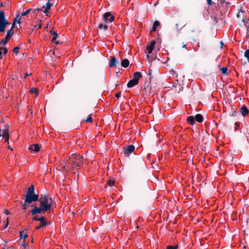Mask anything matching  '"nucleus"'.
I'll list each match as a JSON object with an SVG mask.
<instances>
[{
  "label": "nucleus",
  "instance_id": "nucleus-1",
  "mask_svg": "<svg viewBox=\"0 0 249 249\" xmlns=\"http://www.w3.org/2000/svg\"><path fill=\"white\" fill-rule=\"evenodd\" d=\"M69 162L72 163L73 168L80 167L83 162V158L79 155L72 154L70 157Z\"/></svg>",
  "mask_w": 249,
  "mask_h": 249
},
{
  "label": "nucleus",
  "instance_id": "nucleus-2",
  "mask_svg": "<svg viewBox=\"0 0 249 249\" xmlns=\"http://www.w3.org/2000/svg\"><path fill=\"white\" fill-rule=\"evenodd\" d=\"M40 203V206L44 212L49 210L51 208L52 199L51 198H48L46 196L42 198L39 199Z\"/></svg>",
  "mask_w": 249,
  "mask_h": 249
},
{
  "label": "nucleus",
  "instance_id": "nucleus-3",
  "mask_svg": "<svg viewBox=\"0 0 249 249\" xmlns=\"http://www.w3.org/2000/svg\"><path fill=\"white\" fill-rule=\"evenodd\" d=\"M8 22L5 19L4 13L3 11H0V33L5 31V28Z\"/></svg>",
  "mask_w": 249,
  "mask_h": 249
},
{
  "label": "nucleus",
  "instance_id": "nucleus-4",
  "mask_svg": "<svg viewBox=\"0 0 249 249\" xmlns=\"http://www.w3.org/2000/svg\"><path fill=\"white\" fill-rule=\"evenodd\" d=\"M33 220L40 221V224L36 227V230H38L42 227H46L47 226L50 224V222L46 221V219L44 216L38 217L36 215L33 217Z\"/></svg>",
  "mask_w": 249,
  "mask_h": 249
},
{
  "label": "nucleus",
  "instance_id": "nucleus-5",
  "mask_svg": "<svg viewBox=\"0 0 249 249\" xmlns=\"http://www.w3.org/2000/svg\"><path fill=\"white\" fill-rule=\"evenodd\" d=\"M39 200V196L38 194L25 195V203L31 204L33 202Z\"/></svg>",
  "mask_w": 249,
  "mask_h": 249
},
{
  "label": "nucleus",
  "instance_id": "nucleus-6",
  "mask_svg": "<svg viewBox=\"0 0 249 249\" xmlns=\"http://www.w3.org/2000/svg\"><path fill=\"white\" fill-rule=\"evenodd\" d=\"M134 150L135 146L133 145H129L123 147V153L125 157H128Z\"/></svg>",
  "mask_w": 249,
  "mask_h": 249
},
{
  "label": "nucleus",
  "instance_id": "nucleus-7",
  "mask_svg": "<svg viewBox=\"0 0 249 249\" xmlns=\"http://www.w3.org/2000/svg\"><path fill=\"white\" fill-rule=\"evenodd\" d=\"M14 35V32L12 31V29L9 30L7 32V34L6 36L3 38L1 41H0V45L3 44L5 45L7 44V42L9 39V38L11 37Z\"/></svg>",
  "mask_w": 249,
  "mask_h": 249
},
{
  "label": "nucleus",
  "instance_id": "nucleus-8",
  "mask_svg": "<svg viewBox=\"0 0 249 249\" xmlns=\"http://www.w3.org/2000/svg\"><path fill=\"white\" fill-rule=\"evenodd\" d=\"M104 19L106 22H112L114 20V17L110 12H106L104 14Z\"/></svg>",
  "mask_w": 249,
  "mask_h": 249
},
{
  "label": "nucleus",
  "instance_id": "nucleus-9",
  "mask_svg": "<svg viewBox=\"0 0 249 249\" xmlns=\"http://www.w3.org/2000/svg\"><path fill=\"white\" fill-rule=\"evenodd\" d=\"M237 18L242 22H245L246 12L243 10L240 9L237 14Z\"/></svg>",
  "mask_w": 249,
  "mask_h": 249
},
{
  "label": "nucleus",
  "instance_id": "nucleus-10",
  "mask_svg": "<svg viewBox=\"0 0 249 249\" xmlns=\"http://www.w3.org/2000/svg\"><path fill=\"white\" fill-rule=\"evenodd\" d=\"M118 64H119V62L117 60L115 56H113L111 58V60L109 63V65L110 67H116Z\"/></svg>",
  "mask_w": 249,
  "mask_h": 249
},
{
  "label": "nucleus",
  "instance_id": "nucleus-11",
  "mask_svg": "<svg viewBox=\"0 0 249 249\" xmlns=\"http://www.w3.org/2000/svg\"><path fill=\"white\" fill-rule=\"evenodd\" d=\"M42 211H44L42 209L41 206L40 207H37V206H35L34 208L31 211V213L32 215H34L36 213H39Z\"/></svg>",
  "mask_w": 249,
  "mask_h": 249
},
{
  "label": "nucleus",
  "instance_id": "nucleus-12",
  "mask_svg": "<svg viewBox=\"0 0 249 249\" xmlns=\"http://www.w3.org/2000/svg\"><path fill=\"white\" fill-rule=\"evenodd\" d=\"M156 43V41L153 40L151 42L150 44L147 46V50L148 53L149 54L151 53L152 52V51L155 47V45Z\"/></svg>",
  "mask_w": 249,
  "mask_h": 249
},
{
  "label": "nucleus",
  "instance_id": "nucleus-13",
  "mask_svg": "<svg viewBox=\"0 0 249 249\" xmlns=\"http://www.w3.org/2000/svg\"><path fill=\"white\" fill-rule=\"evenodd\" d=\"M29 150L31 152H34L35 153H37L39 150V147L37 144H34L33 145H31L29 146Z\"/></svg>",
  "mask_w": 249,
  "mask_h": 249
},
{
  "label": "nucleus",
  "instance_id": "nucleus-14",
  "mask_svg": "<svg viewBox=\"0 0 249 249\" xmlns=\"http://www.w3.org/2000/svg\"><path fill=\"white\" fill-rule=\"evenodd\" d=\"M28 237V234L27 233H25L24 231H20V238L23 239V244L22 246H25V239Z\"/></svg>",
  "mask_w": 249,
  "mask_h": 249
},
{
  "label": "nucleus",
  "instance_id": "nucleus-15",
  "mask_svg": "<svg viewBox=\"0 0 249 249\" xmlns=\"http://www.w3.org/2000/svg\"><path fill=\"white\" fill-rule=\"evenodd\" d=\"M138 84V81H136L133 79L130 80L127 83V86L128 88H131L135 86Z\"/></svg>",
  "mask_w": 249,
  "mask_h": 249
},
{
  "label": "nucleus",
  "instance_id": "nucleus-16",
  "mask_svg": "<svg viewBox=\"0 0 249 249\" xmlns=\"http://www.w3.org/2000/svg\"><path fill=\"white\" fill-rule=\"evenodd\" d=\"M35 189L34 186L32 185H31L28 189L27 192L25 195H35Z\"/></svg>",
  "mask_w": 249,
  "mask_h": 249
},
{
  "label": "nucleus",
  "instance_id": "nucleus-17",
  "mask_svg": "<svg viewBox=\"0 0 249 249\" xmlns=\"http://www.w3.org/2000/svg\"><path fill=\"white\" fill-rule=\"evenodd\" d=\"M240 112L243 116H245L249 113V110L245 106H242L240 108Z\"/></svg>",
  "mask_w": 249,
  "mask_h": 249
},
{
  "label": "nucleus",
  "instance_id": "nucleus-18",
  "mask_svg": "<svg viewBox=\"0 0 249 249\" xmlns=\"http://www.w3.org/2000/svg\"><path fill=\"white\" fill-rule=\"evenodd\" d=\"M142 76V73L139 71H137L134 73L133 79L136 81H138V82H139V80Z\"/></svg>",
  "mask_w": 249,
  "mask_h": 249
},
{
  "label": "nucleus",
  "instance_id": "nucleus-19",
  "mask_svg": "<svg viewBox=\"0 0 249 249\" xmlns=\"http://www.w3.org/2000/svg\"><path fill=\"white\" fill-rule=\"evenodd\" d=\"M129 64V61L127 59H123L121 61V65L124 68H127Z\"/></svg>",
  "mask_w": 249,
  "mask_h": 249
},
{
  "label": "nucleus",
  "instance_id": "nucleus-20",
  "mask_svg": "<svg viewBox=\"0 0 249 249\" xmlns=\"http://www.w3.org/2000/svg\"><path fill=\"white\" fill-rule=\"evenodd\" d=\"M195 120L199 123H201L203 121V118L201 114H197L195 117Z\"/></svg>",
  "mask_w": 249,
  "mask_h": 249
},
{
  "label": "nucleus",
  "instance_id": "nucleus-21",
  "mask_svg": "<svg viewBox=\"0 0 249 249\" xmlns=\"http://www.w3.org/2000/svg\"><path fill=\"white\" fill-rule=\"evenodd\" d=\"M195 117L193 116H190L187 118V121L191 124L193 125L195 123Z\"/></svg>",
  "mask_w": 249,
  "mask_h": 249
},
{
  "label": "nucleus",
  "instance_id": "nucleus-22",
  "mask_svg": "<svg viewBox=\"0 0 249 249\" xmlns=\"http://www.w3.org/2000/svg\"><path fill=\"white\" fill-rule=\"evenodd\" d=\"M98 29L100 30H103L104 31H106L108 28V26L106 24H99L98 25Z\"/></svg>",
  "mask_w": 249,
  "mask_h": 249
},
{
  "label": "nucleus",
  "instance_id": "nucleus-23",
  "mask_svg": "<svg viewBox=\"0 0 249 249\" xmlns=\"http://www.w3.org/2000/svg\"><path fill=\"white\" fill-rule=\"evenodd\" d=\"M160 25V22L158 21H155L153 24L152 27V30L153 31H156L157 30V28Z\"/></svg>",
  "mask_w": 249,
  "mask_h": 249
},
{
  "label": "nucleus",
  "instance_id": "nucleus-24",
  "mask_svg": "<svg viewBox=\"0 0 249 249\" xmlns=\"http://www.w3.org/2000/svg\"><path fill=\"white\" fill-rule=\"evenodd\" d=\"M53 6V4L50 3L49 1H48L46 3V6L45 7V9L44 11V13H47L48 11V10Z\"/></svg>",
  "mask_w": 249,
  "mask_h": 249
},
{
  "label": "nucleus",
  "instance_id": "nucleus-25",
  "mask_svg": "<svg viewBox=\"0 0 249 249\" xmlns=\"http://www.w3.org/2000/svg\"><path fill=\"white\" fill-rule=\"evenodd\" d=\"M244 56L247 58L248 61L249 63V49L245 51Z\"/></svg>",
  "mask_w": 249,
  "mask_h": 249
},
{
  "label": "nucleus",
  "instance_id": "nucleus-26",
  "mask_svg": "<svg viewBox=\"0 0 249 249\" xmlns=\"http://www.w3.org/2000/svg\"><path fill=\"white\" fill-rule=\"evenodd\" d=\"M178 245L175 246L169 245L166 247V249H178Z\"/></svg>",
  "mask_w": 249,
  "mask_h": 249
},
{
  "label": "nucleus",
  "instance_id": "nucleus-27",
  "mask_svg": "<svg viewBox=\"0 0 249 249\" xmlns=\"http://www.w3.org/2000/svg\"><path fill=\"white\" fill-rule=\"evenodd\" d=\"M220 71L223 74H226L228 71V68L226 67H224L221 69Z\"/></svg>",
  "mask_w": 249,
  "mask_h": 249
},
{
  "label": "nucleus",
  "instance_id": "nucleus-28",
  "mask_svg": "<svg viewBox=\"0 0 249 249\" xmlns=\"http://www.w3.org/2000/svg\"><path fill=\"white\" fill-rule=\"evenodd\" d=\"M5 141L8 142L9 141V133L8 131H6L5 132V136H4Z\"/></svg>",
  "mask_w": 249,
  "mask_h": 249
},
{
  "label": "nucleus",
  "instance_id": "nucleus-29",
  "mask_svg": "<svg viewBox=\"0 0 249 249\" xmlns=\"http://www.w3.org/2000/svg\"><path fill=\"white\" fill-rule=\"evenodd\" d=\"M53 35L54 36L53 37V38L52 39V41L53 42H54V41H55V40L57 39V34L55 32H53Z\"/></svg>",
  "mask_w": 249,
  "mask_h": 249
},
{
  "label": "nucleus",
  "instance_id": "nucleus-30",
  "mask_svg": "<svg viewBox=\"0 0 249 249\" xmlns=\"http://www.w3.org/2000/svg\"><path fill=\"white\" fill-rule=\"evenodd\" d=\"M32 10L31 9H29L27 10H26V11L23 12L22 14H21V16L22 17H24V16H26Z\"/></svg>",
  "mask_w": 249,
  "mask_h": 249
},
{
  "label": "nucleus",
  "instance_id": "nucleus-31",
  "mask_svg": "<svg viewBox=\"0 0 249 249\" xmlns=\"http://www.w3.org/2000/svg\"><path fill=\"white\" fill-rule=\"evenodd\" d=\"M107 184L110 187H112L114 185V181L111 179H109L107 181Z\"/></svg>",
  "mask_w": 249,
  "mask_h": 249
},
{
  "label": "nucleus",
  "instance_id": "nucleus-32",
  "mask_svg": "<svg viewBox=\"0 0 249 249\" xmlns=\"http://www.w3.org/2000/svg\"><path fill=\"white\" fill-rule=\"evenodd\" d=\"M31 92L32 93H36V94H38V90L37 89H36V88H32L31 89Z\"/></svg>",
  "mask_w": 249,
  "mask_h": 249
},
{
  "label": "nucleus",
  "instance_id": "nucleus-33",
  "mask_svg": "<svg viewBox=\"0 0 249 249\" xmlns=\"http://www.w3.org/2000/svg\"><path fill=\"white\" fill-rule=\"evenodd\" d=\"M21 17H22L21 15L20 16L19 15H18L17 16V17L15 19H18V24H20V23H21L20 19H21Z\"/></svg>",
  "mask_w": 249,
  "mask_h": 249
},
{
  "label": "nucleus",
  "instance_id": "nucleus-34",
  "mask_svg": "<svg viewBox=\"0 0 249 249\" xmlns=\"http://www.w3.org/2000/svg\"><path fill=\"white\" fill-rule=\"evenodd\" d=\"M19 52V48L18 47H16L13 49V52L15 54H17Z\"/></svg>",
  "mask_w": 249,
  "mask_h": 249
},
{
  "label": "nucleus",
  "instance_id": "nucleus-35",
  "mask_svg": "<svg viewBox=\"0 0 249 249\" xmlns=\"http://www.w3.org/2000/svg\"><path fill=\"white\" fill-rule=\"evenodd\" d=\"M27 203H25V201L24 203L22 204V208L23 210H25L27 208V205L26 204Z\"/></svg>",
  "mask_w": 249,
  "mask_h": 249
},
{
  "label": "nucleus",
  "instance_id": "nucleus-36",
  "mask_svg": "<svg viewBox=\"0 0 249 249\" xmlns=\"http://www.w3.org/2000/svg\"><path fill=\"white\" fill-rule=\"evenodd\" d=\"M0 49L2 50L3 53L4 54H6L7 53L8 51H7V50L6 48H3V47H0Z\"/></svg>",
  "mask_w": 249,
  "mask_h": 249
},
{
  "label": "nucleus",
  "instance_id": "nucleus-37",
  "mask_svg": "<svg viewBox=\"0 0 249 249\" xmlns=\"http://www.w3.org/2000/svg\"><path fill=\"white\" fill-rule=\"evenodd\" d=\"M92 118L90 116H89L86 119V122L87 123H91L92 122Z\"/></svg>",
  "mask_w": 249,
  "mask_h": 249
},
{
  "label": "nucleus",
  "instance_id": "nucleus-38",
  "mask_svg": "<svg viewBox=\"0 0 249 249\" xmlns=\"http://www.w3.org/2000/svg\"><path fill=\"white\" fill-rule=\"evenodd\" d=\"M34 28H36V29H40L41 28V23H39L38 24L36 25H35L34 26Z\"/></svg>",
  "mask_w": 249,
  "mask_h": 249
},
{
  "label": "nucleus",
  "instance_id": "nucleus-39",
  "mask_svg": "<svg viewBox=\"0 0 249 249\" xmlns=\"http://www.w3.org/2000/svg\"><path fill=\"white\" fill-rule=\"evenodd\" d=\"M245 25L246 27L247 28L248 31H249V23L248 22H246L245 23Z\"/></svg>",
  "mask_w": 249,
  "mask_h": 249
},
{
  "label": "nucleus",
  "instance_id": "nucleus-40",
  "mask_svg": "<svg viewBox=\"0 0 249 249\" xmlns=\"http://www.w3.org/2000/svg\"><path fill=\"white\" fill-rule=\"evenodd\" d=\"M8 224H9L8 217H7V222H6V224L4 226V229L7 228L8 226Z\"/></svg>",
  "mask_w": 249,
  "mask_h": 249
},
{
  "label": "nucleus",
  "instance_id": "nucleus-41",
  "mask_svg": "<svg viewBox=\"0 0 249 249\" xmlns=\"http://www.w3.org/2000/svg\"><path fill=\"white\" fill-rule=\"evenodd\" d=\"M121 92H118L115 94V97L117 98H119L121 96Z\"/></svg>",
  "mask_w": 249,
  "mask_h": 249
},
{
  "label": "nucleus",
  "instance_id": "nucleus-42",
  "mask_svg": "<svg viewBox=\"0 0 249 249\" xmlns=\"http://www.w3.org/2000/svg\"><path fill=\"white\" fill-rule=\"evenodd\" d=\"M32 74L31 73H28V72H26L25 74V76H24V78H26L27 77V76H29V75H31Z\"/></svg>",
  "mask_w": 249,
  "mask_h": 249
},
{
  "label": "nucleus",
  "instance_id": "nucleus-43",
  "mask_svg": "<svg viewBox=\"0 0 249 249\" xmlns=\"http://www.w3.org/2000/svg\"><path fill=\"white\" fill-rule=\"evenodd\" d=\"M4 213H5L6 215H8V214H9L10 213V212H9V211L8 210H5V211H4Z\"/></svg>",
  "mask_w": 249,
  "mask_h": 249
},
{
  "label": "nucleus",
  "instance_id": "nucleus-44",
  "mask_svg": "<svg viewBox=\"0 0 249 249\" xmlns=\"http://www.w3.org/2000/svg\"><path fill=\"white\" fill-rule=\"evenodd\" d=\"M16 24V22H15V21H14V22H13V24H12V27H11V29H13V28L15 26Z\"/></svg>",
  "mask_w": 249,
  "mask_h": 249
},
{
  "label": "nucleus",
  "instance_id": "nucleus-45",
  "mask_svg": "<svg viewBox=\"0 0 249 249\" xmlns=\"http://www.w3.org/2000/svg\"><path fill=\"white\" fill-rule=\"evenodd\" d=\"M207 3L209 5L212 4V0H207Z\"/></svg>",
  "mask_w": 249,
  "mask_h": 249
},
{
  "label": "nucleus",
  "instance_id": "nucleus-46",
  "mask_svg": "<svg viewBox=\"0 0 249 249\" xmlns=\"http://www.w3.org/2000/svg\"><path fill=\"white\" fill-rule=\"evenodd\" d=\"M152 70L149 69V71H148V74L150 75L152 73Z\"/></svg>",
  "mask_w": 249,
  "mask_h": 249
},
{
  "label": "nucleus",
  "instance_id": "nucleus-47",
  "mask_svg": "<svg viewBox=\"0 0 249 249\" xmlns=\"http://www.w3.org/2000/svg\"><path fill=\"white\" fill-rule=\"evenodd\" d=\"M1 136L4 137V136H5V133L0 134V137H1Z\"/></svg>",
  "mask_w": 249,
  "mask_h": 249
},
{
  "label": "nucleus",
  "instance_id": "nucleus-48",
  "mask_svg": "<svg viewBox=\"0 0 249 249\" xmlns=\"http://www.w3.org/2000/svg\"><path fill=\"white\" fill-rule=\"evenodd\" d=\"M183 48H186V45L184 43L182 44V47Z\"/></svg>",
  "mask_w": 249,
  "mask_h": 249
},
{
  "label": "nucleus",
  "instance_id": "nucleus-49",
  "mask_svg": "<svg viewBox=\"0 0 249 249\" xmlns=\"http://www.w3.org/2000/svg\"><path fill=\"white\" fill-rule=\"evenodd\" d=\"M36 10H37V11H41V9H39V8H37L36 9H34V12H35Z\"/></svg>",
  "mask_w": 249,
  "mask_h": 249
},
{
  "label": "nucleus",
  "instance_id": "nucleus-50",
  "mask_svg": "<svg viewBox=\"0 0 249 249\" xmlns=\"http://www.w3.org/2000/svg\"><path fill=\"white\" fill-rule=\"evenodd\" d=\"M247 37H248V38H249V31H248V32H247Z\"/></svg>",
  "mask_w": 249,
  "mask_h": 249
},
{
  "label": "nucleus",
  "instance_id": "nucleus-51",
  "mask_svg": "<svg viewBox=\"0 0 249 249\" xmlns=\"http://www.w3.org/2000/svg\"><path fill=\"white\" fill-rule=\"evenodd\" d=\"M220 44H221V48H222V46H223V45L224 44L223 42L222 41H221L220 42Z\"/></svg>",
  "mask_w": 249,
  "mask_h": 249
},
{
  "label": "nucleus",
  "instance_id": "nucleus-52",
  "mask_svg": "<svg viewBox=\"0 0 249 249\" xmlns=\"http://www.w3.org/2000/svg\"><path fill=\"white\" fill-rule=\"evenodd\" d=\"M18 19H15L14 21H15L16 23H18Z\"/></svg>",
  "mask_w": 249,
  "mask_h": 249
},
{
  "label": "nucleus",
  "instance_id": "nucleus-53",
  "mask_svg": "<svg viewBox=\"0 0 249 249\" xmlns=\"http://www.w3.org/2000/svg\"><path fill=\"white\" fill-rule=\"evenodd\" d=\"M194 51H195V52H196V51H197V50L195 48H194Z\"/></svg>",
  "mask_w": 249,
  "mask_h": 249
},
{
  "label": "nucleus",
  "instance_id": "nucleus-54",
  "mask_svg": "<svg viewBox=\"0 0 249 249\" xmlns=\"http://www.w3.org/2000/svg\"><path fill=\"white\" fill-rule=\"evenodd\" d=\"M223 0H221L220 2L222 3H223Z\"/></svg>",
  "mask_w": 249,
  "mask_h": 249
},
{
  "label": "nucleus",
  "instance_id": "nucleus-55",
  "mask_svg": "<svg viewBox=\"0 0 249 249\" xmlns=\"http://www.w3.org/2000/svg\"><path fill=\"white\" fill-rule=\"evenodd\" d=\"M10 149L12 150V148L11 147H10Z\"/></svg>",
  "mask_w": 249,
  "mask_h": 249
},
{
  "label": "nucleus",
  "instance_id": "nucleus-56",
  "mask_svg": "<svg viewBox=\"0 0 249 249\" xmlns=\"http://www.w3.org/2000/svg\"><path fill=\"white\" fill-rule=\"evenodd\" d=\"M10 149L12 150V148L11 147H10Z\"/></svg>",
  "mask_w": 249,
  "mask_h": 249
},
{
  "label": "nucleus",
  "instance_id": "nucleus-57",
  "mask_svg": "<svg viewBox=\"0 0 249 249\" xmlns=\"http://www.w3.org/2000/svg\"><path fill=\"white\" fill-rule=\"evenodd\" d=\"M1 58V56H0V59Z\"/></svg>",
  "mask_w": 249,
  "mask_h": 249
}]
</instances>
